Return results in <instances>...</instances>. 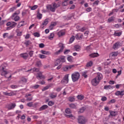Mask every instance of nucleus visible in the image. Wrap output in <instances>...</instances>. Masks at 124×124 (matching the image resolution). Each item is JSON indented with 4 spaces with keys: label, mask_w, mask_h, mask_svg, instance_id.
Here are the masks:
<instances>
[{
    "label": "nucleus",
    "mask_w": 124,
    "mask_h": 124,
    "mask_svg": "<svg viewBox=\"0 0 124 124\" xmlns=\"http://www.w3.org/2000/svg\"><path fill=\"white\" fill-rule=\"evenodd\" d=\"M44 46H45L44 44L41 43L39 44L40 48H44Z\"/></svg>",
    "instance_id": "nucleus-64"
},
{
    "label": "nucleus",
    "mask_w": 124,
    "mask_h": 124,
    "mask_svg": "<svg viewBox=\"0 0 124 124\" xmlns=\"http://www.w3.org/2000/svg\"><path fill=\"white\" fill-rule=\"evenodd\" d=\"M75 66L74 65H65L63 66L62 67V69L63 71H69L70 69H72L73 68H74V67Z\"/></svg>",
    "instance_id": "nucleus-6"
},
{
    "label": "nucleus",
    "mask_w": 124,
    "mask_h": 124,
    "mask_svg": "<svg viewBox=\"0 0 124 124\" xmlns=\"http://www.w3.org/2000/svg\"><path fill=\"white\" fill-rule=\"evenodd\" d=\"M65 34V32H64L63 30H61L58 32H57V35H58L59 37H61V36H63V35H64Z\"/></svg>",
    "instance_id": "nucleus-13"
},
{
    "label": "nucleus",
    "mask_w": 124,
    "mask_h": 124,
    "mask_svg": "<svg viewBox=\"0 0 124 124\" xmlns=\"http://www.w3.org/2000/svg\"><path fill=\"white\" fill-rule=\"evenodd\" d=\"M114 20H115V16H112L111 17H109L108 19V23H112V22H113V21H114Z\"/></svg>",
    "instance_id": "nucleus-23"
},
{
    "label": "nucleus",
    "mask_w": 124,
    "mask_h": 124,
    "mask_svg": "<svg viewBox=\"0 0 124 124\" xmlns=\"http://www.w3.org/2000/svg\"><path fill=\"white\" fill-rule=\"evenodd\" d=\"M75 100V99L73 97H69V101H70L71 102H73Z\"/></svg>",
    "instance_id": "nucleus-51"
},
{
    "label": "nucleus",
    "mask_w": 124,
    "mask_h": 124,
    "mask_svg": "<svg viewBox=\"0 0 124 124\" xmlns=\"http://www.w3.org/2000/svg\"><path fill=\"white\" fill-rule=\"evenodd\" d=\"M115 95H117V96H119V95H124V90H122V91H118L117 92H116V93H115Z\"/></svg>",
    "instance_id": "nucleus-14"
},
{
    "label": "nucleus",
    "mask_w": 124,
    "mask_h": 124,
    "mask_svg": "<svg viewBox=\"0 0 124 124\" xmlns=\"http://www.w3.org/2000/svg\"><path fill=\"white\" fill-rule=\"evenodd\" d=\"M111 88H112V86L111 85H105L104 87V90H110V89H111Z\"/></svg>",
    "instance_id": "nucleus-31"
},
{
    "label": "nucleus",
    "mask_w": 124,
    "mask_h": 124,
    "mask_svg": "<svg viewBox=\"0 0 124 124\" xmlns=\"http://www.w3.org/2000/svg\"><path fill=\"white\" fill-rule=\"evenodd\" d=\"M31 41H27L25 43L26 46H29L31 44Z\"/></svg>",
    "instance_id": "nucleus-56"
},
{
    "label": "nucleus",
    "mask_w": 124,
    "mask_h": 124,
    "mask_svg": "<svg viewBox=\"0 0 124 124\" xmlns=\"http://www.w3.org/2000/svg\"><path fill=\"white\" fill-rule=\"evenodd\" d=\"M67 118H71L72 120H75V116H73L72 114H69L67 115Z\"/></svg>",
    "instance_id": "nucleus-42"
},
{
    "label": "nucleus",
    "mask_w": 124,
    "mask_h": 124,
    "mask_svg": "<svg viewBox=\"0 0 124 124\" xmlns=\"http://www.w3.org/2000/svg\"><path fill=\"white\" fill-rule=\"evenodd\" d=\"M16 26H17V23L13 22L11 23L10 26L12 29H13V28H15Z\"/></svg>",
    "instance_id": "nucleus-34"
},
{
    "label": "nucleus",
    "mask_w": 124,
    "mask_h": 124,
    "mask_svg": "<svg viewBox=\"0 0 124 124\" xmlns=\"http://www.w3.org/2000/svg\"><path fill=\"white\" fill-rule=\"evenodd\" d=\"M48 19H46L42 24V25L40 26V28L41 29H44L45 26H47L48 24Z\"/></svg>",
    "instance_id": "nucleus-11"
},
{
    "label": "nucleus",
    "mask_w": 124,
    "mask_h": 124,
    "mask_svg": "<svg viewBox=\"0 0 124 124\" xmlns=\"http://www.w3.org/2000/svg\"><path fill=\"white\" fill-rule=\"evenodd\" d=\"M39 58L40 59H46V58H47V57L46 56V55H44L43 54H40Z\"/></svg>",
    "instance_id": "nucleus-49"
},
{
    "label": "nucleus",
    "mask_w": 124,
    "mask_h": 124,
    "mask_svg": "<svg viewBox=\"0 0 124 124\" xmlns=\"http://www.w3.org/2000/svg\"><path fill=\"white\" fill-rule=\"evenodd\" d=\"M61 62H65V57L64 56H62L59 58Z\"/></svg>",
    "instance_id": "nucleus-25"
},
{
    "label": "nucleus",
    "mask_w": 124,
    "mask_h": 124,
    "mask_svg": "<svg viewBox=\"0 0 124 124\" xmlns=\"http://www.w3.org/2000/svg\"><path fill=\"white\" fill-rule=\"evenodd\" d=\"M25 21H21L19 23L18 25L17 26L18 28H21V27H23V26H25Z\"/></svg>",
    "instance_id": "nucleus-30"
},
{
    "label": "nucleus",
    "mask_w": 124,
    "mask_h": 124,
    "mask_svg": "<svg viewBox=\"0 0 124 124\" xmlns=\"http://www.w3.org/2000/svg\"><path fill=\"white\" fill-rule=\"evenodd\" d=\"M15 107H16V103H11L6 106V108H8V110H13Z\"/></svg>",
    "instance_id": "nucleus-8"
},
{
    "label": "nucleus",
    "mask_w": 124,
    "mask_h": 124,
    "mask_svg": "<svg viewBox=\"0 0 124 124\" xmlns=\"http://www.w3.org/2000/svg\"><path fill=\"white\" fill-rule=\"evenodd\" d=\"M20 14V11H16L12 15L13 17H15L16 15H19Z\"/></svg>",
    "instance_id": "nucleus-38"
},
{
    "label": "nucleus",
    "mask_w": 124,
    "mask_h": 124,
    "mask_svg": "<svg viewBox=\"0 0 124 124\" xmlns=\"http://www.w3.org/2000/svg\"><path fill=\"white\" fill-rule=\"evenodd\" d=\"M1 75V76H5L7 74V71L4 70V68L2 67V69L0 70Z\"/></svg>",
    "instance_id": "nucleus-12"
},
{
    "label": "nucleus",
    "mask_w": 124,
    "mask_h": 124,
    "mask_svg": "<svg viewBox=\"0 0 124 124\" xmlns=\"http://www.w3.org/2000/svg\"><path fill=\"white\" fill-rule=\"evenodd\" d=\"M78 123L80 124H86V123L88 122V120L85 117L83 116H80L78 119Z\"/></svg>",
    "instance_id": "nucleus-4"
},
{
    "label": "nucleus",
    "mask_w": 124,
    "mask_h": 124,
    "mask_svg": "<svg viewBox=\"0 0 124 124\" xmlns=\"http://www.w3.org/2000/svg\"><path fill=\"white\" fill-rule=\"evenodd\" d=\"M74 48L77 52H79V51H81V46H80L75 45L74 46Z\"/></svg>",
    "instance_id": "nucleus-17"
},
{
    "label": "nucleus",
    "mask_w": 124,
    "mask_h": 124,
    "mask_svg": "<svg viewBox=\"0 0 124 124\" xmlns=\"http://www.w3.org/2000/svg\"><path fill=\"white\" fill-rule=\"evenodd\" d=\"M11 88L12 89H17V88H18V86H16V85H11Z\"/></svg>",
    "instance_id": "nucleus-62"
},
{
    "label": "nucleus",
    "mask_w": 124,
    "mask_h": 124,
    "mask_svg": "<svg viewBox=\"0 0 124 124\" xmlns=\"http://www.w3.org/2000/svg\"><path fill=\"white\" fill-rule=\"evenodd\" d=\"M84 111H85V108H81L80 109L79 112L83 113Z\"/></svg>",
    "instance_id": "nucleus-59"
},
{
    "label": "nucleus",
    "mask_w": 124,
    "mask_h": 124,
    "mask_svg": "<svg viewBox=\"0 0 124 124\" xmlns=\"http://www.w3.org/2000/svg\"><path fill=\"white\" fill-rule=\"evenodd\" d=\"M21 56L24 60H27L28 58L29 57V54L28 53H23L21 54Z\"/></svg>",
    "instance_id": "nucleus-22"
},
{
    "label": "nucleus",
    "mask_w": 124,
    "mask_h": 124,
    "mask_svg": "<svg viewBox=\"0 0 124 124\" xmlns=\"http://www.w3.org/2000/svg\"><path fill=\"white\" fill-rule=\"evenodd\" d=\"M82 37H83V35L81 34H77V35H76V39L79 40L80 39H82Z\"/></svg>",
    "instance_id": "nucleus-21"
},
{
    "label": "nucleus",
    "mask_w": 124,
    "mask_h": 124,
    "mask_svg": "<svg viewBox=\"0 0 124 124\" xmlns=\"http://www.w3.org/2000/svg\"><path fill=\"white\" fill-rule=\"evenodd\" d=\"M38 6L37 5H34L32 6H30V8H31V10H35V9H37Z\"/></svg>",
    "instance_id": "nucleus-26"
},
{
    "label": "nucleus",
    "mask_w": 124,
    "mask_h": 124,
    "mask_svg": "<svg viewBox=\"0 0 124 124\" xmlns=\"http://www.w3.org/2000/svg\"><path fill=\"white\" fill-rule=\"evenodd\" d=\"M87 71L83 72L82 73V76H83V77H84V78H88V75H87Z\"/></svg>",
    "instance_id": "nucleus-29"
},
{
    "label": "nucleus",
    "mask_w": 124,
    "mask_h": 124,
    "mask_svg": "<svg viewBox=\"0 0 124 124\" xmlns=\"http://www.w3.org/2000/svg\"><path fill=\"white\" fill-rule=\"evenodd\" d=\"M102 101H106L107 100V97L106 96H103L101 98Z\"/></svg>",
    "instance_id": "nucleus-57"
},
{
    "label": "nucleus",
    "mask_w": 124,
    "mask_h": 124,
    "mask_svg": "<svg viewBox=\"0 0 124 124\" xmlns=\"http://www.w3.org/2000/svg\"><path fill=\"white\" fill-rule=\"evenodd\" d=\"M49 88H50V86H46L42 89L43 92H44V91H46V90H48V89H49Z\"/></svg>",
    "instance_id": "nucleus-52"
},
{
    "label": "nucleus",
    "mask_w": 124,
    "mask_h": 124,
    "mask_svg": "<svg viewBox=\"0 0 124 124\" xmlns=\"http://www.w3.org/2000/svg\"><path fill=\"white\" fill-rule=\"evenodd\" d=\"M68 77H69V74L65 75L63 79L62 80V83L63 84H67L68 83Z\"/></svg>",
    "instance_id": "nucleus-9"
},
{
    "label": "nucleus",
    "mask_w": 124,
    "mask_h": 124,
    "mask_svg": "<svg viewBox=\"0 0 124 124\" xmlns=\"http://www.w3.org/2000/svg\"><path fill=\"white\" fill-rule=\"evenodd\" d=\"M59 46L60 48V49L55 53V55H60V54H61V53L63 51V49H64V46L62 43H60L59 44Z\"/></svg>",
    "instance_id": "nucleus-7"
},
{
    "label": "nucleus",
    "mask_w": 124,
    "mask_h": 124,
    "mask_svg": "<svg viewBox=\"0 0 124 124\" xmlns=\"http://www.w3.org/2000/svg\"><path fill=\"white\" fill-rule=\"evenodd\" d=\"M122 46H123V44H122V43L118 41L115 43L112 46V49H113V50H118L119 48H120V47H122Z\"/></svg>",
    "instance_id": "nucleus-5"
},
{
    "label": "nucleus",
    "mask_w": 124,
    "mask_h": 124,
    "mask_svg": "<svg viewBox=\"0 0 124 124\" xmlns=\"http://www.w3.org/2000/svg\"><path fill=\"white\" fill-rule=\"evenodd\" d=\"M37 79H44L45 77L42 75V73L39 72L37 73Z\"/></svg>",
    "instance_id": "nucleus-15"
},
{
    "label": "nucleus",
    "mask_w": 124,
    "mask_h": 124,
    "mask_svg": "<svg viewBox=\"0 0 124 124\" xmlns=\"http://www.w3.org/2000/svg\"><path fill=\"white\" fill-rule=\"evenodd\" d=\"M29 55L31 58L33 56V51H31L29 52Z\"/></svg>",
    "instance_id": "nucleus-53"
},
{
    "label": "nucleus",
    "mask_w": 124,
    "mask_h": 124,
    "mask_svg": "<svg viewBox=\"0 0 124 124\" xmlns=\"http://www.w3.org/2000/svg\"><path fill=\"white\" fill-rule=\"evenodd\" d=\"M65 113H66V114H71V110H70V108H66L65 110Z\"/></svg>",
    "instance_id": "nucleus-40"
},
{
    "label": "nucleus",
    "mask_w": 124,
    "mask_h": 124,
    "mask_svg": "<svg viewBox=\"0 0 124 124\" xmlns=\"http://www.w3.org/2000/svg\"><path fill=\"white\" fill-rule=\"evenodd\" d=\"M67 93H69L68 92V88H66L64 90L63 95H65Z\"/></svg>",
    "instance_id": "nucleus-35"
},
{
    "label": "nucleus",
    "mask_w": 124,
    "mask_h": 124,
    "mask_svg": "<svg viewBox=\"0 0 124 124\" xmlns=\"http://www.w3.org/2000/svg\"><path fill=\"white\" fill-rule=\"evenodd\" d=\"M56 26H57L56 22H51L50 24V25L49 26L50 30H53V28H54V27H56Z\"/></svg>",
    "instance_id": "nucleus-16"
},
{
    "label": "nucleus",
    "mask_w": 124,
    "mask_h": 124,
    "mask_svg": "<svg viewBox=\"0 0 124 124\" xmlns=\"http://www.w3.org/2000/svg\"><path fill=\"white\" fill-rule=\"evenodd\" d=\"M49 96L51 98H55L57 97V94H56V93H50Z\"/></svg>",
    "instance_id": "nucleus-27"
},
{
    "label": "nucleus",
    "mask_w": 124,
    "mask_h": 124,
    "mask_svg": "<svg viewBox=\"0 0 124 124\" xmlns=\"http://www.w3.org/2000/svg\"><path fill=\"white\" fill-rule=\"evenodd\" d=\"M102 78H103L102 74H101V73H98L97 74L96 77L92 80L91 81L92 85L94 86V87H96V86H97V85L99 84V82L101 81V80L102 79Z\"/></svg>",
    "instance_id": "nucleus-1"
},
{
    "label": "nucleus",
    "mask_w": 124,
    "mask_h": 124,
    "mask_svg": "<svg viewBox=\"0 0 124 124\" xmlns=\"http://www.w3.org/2000/svg\"><path fill=\"white\" fill-rule=\"evenodd\" d=\"M41 53L44 55H51V52L50 51H47L45 50H41Z\"/></svg>",
    "instance_id": "nucleus-19"
},
{
    "label": "nucleus",
    "mask_w": 124,
    "mask_h": 124,
    "mask_svg": "<svg viewBox=\"0 0 124 124\" xmlns=\"http://www.w3.org/2000/svg\"><path fill=\"white\" fill-rule=\"evenodd\" d=\"M33 35L35 36V37H39V36H40V34L38 32L34 33Z\"/></svg>",
    "instance_id": "nucleus-50"
},
{
    "label": "nucleus",
    "mask_w": 124,
    "mask_h": 124,
    "mask_svg": "<svg viewBox=\"0 0 124 124\" xmlns=\"http://www.w3.org/2000/svg\"><path fill=\"white\" fill-rule=\"evenodd\" d=\"M14 20L15 22H17V21H19L20 20V16H16L15 17Z\"/></svg>",
    "instance_id": "nucleus-47"
},
{
    "label": "nucleus",
    "mask_w": 124,
    "mask_h": 124,
    "mask_svg": "<svg viewBox=\"0 0 124 124\" xmlns=\"http://www.w3.org/2000/svg\"><path fill=\"white\" fill-rule=\"evenodd\" d=\"M112 57H117L118 56V51H115L112 52Z\"/></svg>",
    "instance_id": "nucleus-45"
},
{
    "label": "nucleus",
    "mask_w": 124,
    "mask_h": 124,
    "mask_svg": "<svg viewBox=\"0 0 124 124\" xmlns=\"http://www.w3.org/2000/svg\"><path fill=\"white\" fill-rule=\"evenodd\" d=\"M36 65H37V66H40V65H41V62L40 61L37 62Z\"/></svg>",
    "instance_id": "nucleus-63"
},
{
    "label": "nucleus",
    "mask_w": 124,
    "mask_h": 124,
    "mask_svg": "<svg viewBox=\"0 0 124 124\" xmlns=\"http://www.w3.org/2000/svg\"><path fill=\"white\" fill-rule=\"evenodd\" d=\"M27 106L29 107H31L32 106V102H30L27 103Z\"/></svg>",
    "instance_id": "nucleus-60"
},
{
    "label": "nucleus",
    "mask_w": 124,
    "mask_h": 124,
    "mask_svg": "<svg viewBox=\"0 0 124 124\" xmlns=\"http://www.w3.org/2000/svg\"><path fill=\"white\" fill-rule=\"evenodd\" d=\"M47 108H48V106L47 105H44L40 108L39 111H43V110H45Z\"/></svg>",
    "instance_id": "nucleus-18"
},
{
    "label": "nucleus",
    "mask_w": 124,
    "mask_h": 124,
    "mask_svg": "<svg viewBox=\"0 0 124 124\" xmlns=\"http://www.w3.org/2000/svg\"><path fill=\"white\" fill-rule=\"evenodd\" d=\"M8 36V33H4L3 34V38H5V37Z\"/></svg>",
    "instance_id": "nucleus-61"
},
{
    "label": "nucleus",
    "mask_w": 124,
    "mask_h": 124,
    "mask_svg": "<svg viewBox=\"0 0 124 124\" xmlns=\"http://www.w3.org/2000/svg\"><path fill=\"white\" fill-rule=\"evenodd\" d=\"M110 114L111 117H115L116 116V112L114 111H112L110 112Z\"/></svg>",
    "instance_id": "nucleus-44"
},
{
    "label": "nucleus",
    "mask_w": 124,
    "mask_h": 124,
    "mask_svg": "<svg viewBox=\"0 0 124 124\" xmlns=\"http://www.w3.org/2000/svg\"><path fill=\"white\" fill-rule=\"evenodd\" d=\"M54 104H55V102H53L52 101H50L48 102V106H53V105H54Z\"/></svg>",
    "instance_id": "nucleus-46"
},
{
    "label": "nucleus",
    "mask_w": 124,
    "mask_h": 124,
    "mask_svg": "<svg viewBox=\"0 0 124 124\" xmlns=\"http://www.w3.org/2000/svg\"><path fill=\"white\" fill-rule=\"evenodd\" d=\"M32 70L34 72H38V71H39V69L37 68H33Z\"/></svg>",
    "instance_id": "nucleus-55"
},
{
    "label": "nucleus",
    "mask_w": 124,
    "mask_h": 124,
    "mask_svg": "<svg viewBox=\"0 0 124 124\" xmlns=\"http://www.w3.org/2000/svg\"><path fill=\"white\" fill-rule=\"evenodd\" d=\"M69 106H70V108H72L73 109H76V108L77 107L76 105H75L74 104H70Z\"/></svg>",
    "instance_id": "nucleus-43"
},
{
    "label": "nucleus",
    "mask_w": 124,
    "mask_h": 124,
    "mask_svg": "<svg viewBox=\"0 0 124 124\" xmlns=\"http://www.w3.org/2000/svg\"><path fill=\"white\" fill-rule=\"evenodd\" d=\"M37 17L38 19H39V20H41V19H42V14L39 13V12H38Z\"/></svg>",
    "instance_id": "nucleus-28"
},
{
    "label": "nucleus",
    "mask_w": 124,
    "mask_h": 124,
    "mask_svg": "<svg viewBox=\"0 0 124 124\" xmlns=\"http://www.w3.org/2000/svg\"><path fill=\"white\" fill-rule=\"evenodd\" d=\"M78 99H79V100H83L84 99V95H78L77 96Z\"/></svg>",
    "instance_id": "nucleus-32"
},
{
    "label": "nucleus",
    "mask_w": 124,
    "mask_h": 124,
    "mask_svg": "<svg viewBox=\"0 0 124 124\" xmlns=\"http://www.w3.org/2000/svg\"><path fill=\"white\" fill-rule=\"evenodd\" d=\"M67 61L69 62H73V58L71 56L68 57L67 58Z\"/></svg>",
    "instance_id": "nucleus-41"
},
{
    "label": "nucleus",
    "mask_w": 124,
    "mask_h": 124,
    "mask_svg": "<svg viewBox=\"0 0 124 124\" xmlns=\"http://www.w3.org/2000/svg\"><path fill=\"white\" fill-rule=\"evenodd\" d=\"M16 7H13L9 9L10 12H13L15 10H16Z\"/></svg>",
    "instance_id": "nucleus-48"
},
{
    "label": "nucleus",
    "mask_w": 124,
    "mask_h": 124,
    "mask_svg": "<svg viewBox=\"0 0 124 124\" xmlns=\"http://www.w3.org/2000/svg\"><path fill=\"white\" fill-rule=\"evenodd\" d=\"M3 94L5 95H7L8 96H12V95H15V93L13 92H11L10 93H8L7 92H3Z\"/></svg>",
    "instance_id": "nucleus-10"
},
{
    "label": "nucleus",
    "mask_w": 124,
    "mask_h": 124,
    "mask_svg": "<svg viewBox=\"0 0 124 124\" xmlns=\"http://www.w3.org/2000/svg\"><path fill=\"white\" fill-rule=\"evenodd\" d=\"M71 78L73 82H77L80 78V73L78 72H74L72 74Z\"/></svg>",
    "instance_id": "nucleus-3"
},
{
    "label": "nucleus",
    "mask_w": 124,
    "mask_h": 124,
    "mask_svg": "<svg viewBox=\"0 0 124 124\" xmlns=\"http://www.w3.org/2000/svg\"><path fill=\"white\" fill-rule=\"evenodd\" d=\"M91 58H96V57H98L99 55L97 53H92L89 55Z\"/></svg>",
    "instance_id": "nucleus-20"
},
{
    "label": "nucleus",
    "mask_w": 124,
    "mask_h": 124,
    "mask_svg": "<svg viewBox=\"0 0 124 124\" xmlns=\"http://www.w3.org/2000/svg\"><path fill=\"white\" fill-rule=\"evenodd\" d=\"M55 36V34H54V33H51L50 35L48 36V39H49V40H53V39L54 38Z\"/></svg>",
    "instance_id": "nucleus-24"
},
{
    "label": "nucleus",
    "mask_w": 124,
    "mask_h": 124,
    "mask_svg": "<svg viewBox=\"0 0 124 124\" xmlns=\"http://www.w3.org/2000/svg\"><path fill=\"white\" fill-rule=\"evenodd\" d=\"M115 36H121L122 35V32H115L114 33Z\"/></svg>",
    "instance_id": "nucleus-39"
},
{
    "label": "nucleus",
    "mask_w": 124,
    "mask_h": 124,
    "mask_svg": "<svg viewBox=\"0 0 124 124\" xmlns=\"http://www.w3.org/2000/svg\"><path fill=\"white\" fill-rule=\"evenodd\" d=\"M74 40H75V37L74 36H72L70 39L69 43H72Z\"/></svg>",
    "instance_id": "nucleus-37"
},
{
    "label": "nucleus",
    "mask_w": 124,
    "mask_h": 124,
    "mask_svg": "<svg viewBox=\"0 0 124 124\" xmlns=\"http://www.w3.org/2000/svg\"><path fill=\"white\" fill-rule=\"evenodd\" d=\"M92 66H93V62H92V61L89 62H87V63L86 64L87 67H90Z\"/></svg>",
    "instance_id": "nucleus-33"
},
{
    "label": "nucleus",
    "mask_w": 124,
    "mask_h": 124,
    "mask_svg": "<svg viewBox=\"0 0 124 124\" xmlns=\"http://www.w3.org/2000/svg\"><path fill=\"white\" fill-rule=\"evenodd\" d=\"M86 50L88 52H90V51H91V50H92V48H91V46H87L86 48Z\"/></svg>",
    "instance_id": "nucleus-54"
},
{
    "label": "nucleus",
    "mask_w": 124,
    "mask_h": 124,
    "mask_svg": "<svg viewBox=\"0 0 124 124\" xmlns=\"http://www.w3.org/2000/svg\"><path fill=\"white\" fill-rule=\"evenodd\" d=\"M21 81L22 82H24V83H26L27 81H28V80L27 79V78H21Z\"/></svg>",
    "instance_id": "nucleus-58"
},
{
    "label": "nucleus",
    "mask_w": 124,
    "mask_h": 124,
    "mask_svg": "<svg viewBox=\"0 0 124 124\" xmlns=\"http://www.w3.org/2000/svg\"><path fill=\"white\" fill-rule=\"evenodd\" d=\"M61 60H60V59H57L55 62V66H58V65H59V64H60V63H61Z\"/></svg>",
    "instance_id": "nucleus-36"
},
{
    "label": "nucleus",
    "mask_w": 124,
    "mask_h": 124,
    "mask_svg": "<svg viewBox=\"0 0 124 124\" xmlns=\"http://www.w3.org/2000/svg\"><path fill=\"white\" fill-rule=\"evenodd\" d=\"M61 4H62L61 2H59L57 3L54 2L47 6L46 8L47 9H49L51 12H55L56 9L61 6Z\"/></svg>",
    "instance_id": "nucleus-2"
}]
</instances>
